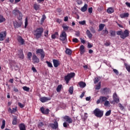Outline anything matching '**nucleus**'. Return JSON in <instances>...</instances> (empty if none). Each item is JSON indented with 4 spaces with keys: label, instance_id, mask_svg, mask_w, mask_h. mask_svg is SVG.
Returning <instances> with one entry per match:
<instances>
[{
    "label": "nucleus",
    "instance_id": "obj_1",
    "mask_svg": "<svg viewBox=\"0 0 130 130\" xmlns=\"http://www.w3.org/2000/svg\"><path fill=\"white\" fill-rule=\"evenodd\" d=\"M44 31V29L42 27H39L35 30L33 32L35 38L37 39V40H38V39L41 38V37H42V34H43Z\"/></svg>",
    "mask_w": 130,
    "mask_h": 130
},
{
    "label": "nucleus",
    "instance_id": "obj_2",
    "mask_svg": "<svg viewBox=\"0 0 130 130\" xmlns=\"http://www.w3.org/2000/svg\"><path fill=\"white\" fill-rule=\"evenodd\" d=\"M12 14L13 15H14V16L17 17V19L19 21H21V20L23 19V14H22V13H21V12H20L19 10L14 9L12 11Z\"/></svg>",
    "mask_w": 130,
    "mask_h": 130
},
{
    "label": "nucleus",
    "instance_id": "obj_3",
    "mask_svg": "<svg viewBox=\"0 0 130 130\" xmlns=\"http://www.w3.org/2000/svg\"><path fill=\"white\" fill-rule=\"evenodd\" d=\"M104 111L102 110H100V109L96 108L93 111V114H94L95 116L96 117H102L104 114Z\"/></svg>",
    "mask_w": 130,
    "mask_h": 130
},
{
    "label": "nucleus",
    "instance_id": "obj_4",
    "mask_svg": "<svg viewBox=\"0 0 130 130\" xmlns=\"http://www.w3.org/2000/svg\"><path fill=\"white\" fill-rule=\"evenodd\" d=\"M113 101L110 102L111 104H115V103H119V97L117 96L116 92H115L113 95Z\"/></svg>",
    "mask_w": 130,
    "mask_h": 130
},
{
    "label": "nucleus",
    "instance_id": "obj_5",
    "mask_svg": "<svg viewBox=\"0 0 130 130\" xmlns=\"http://www.w3.org/2000/svg\"><path fill=\"white\" fill-rule=\"evenodd\" d=\"M36 54H40L41 59H43L45 57V52L42 49H38L36 52Z\"/></svg>",
    "mask_w": 130,
    "mask_h": 130
},
{
    "label": "nucleus",
    "instance_id": "obj_6",
    "mask_svg": "<svg viewBox=\"0 0 130 130\" xmlns=\"http://www.w3.org/2000/svg\"><path fill=\"white\" fill-rule=\"evenodd\" d=\"M129 36V31L127 29H125L124 32H122V35L121 36V38L122 39H125L126 37H128Z\"/></svg>",
    "mask_w": 130,
    "mask_h": 130
},
{
    "label": "nucleus",
    "instance_id": "obj_7",
    "mask_svg": "<svg viewBox=\"0 0 130 130\" xmlns=\"http://www.w3.org/2000/svg\"><path fill=\"white\" fill-rule=\"evenodd\" d=\"M59 39L61 40V41H66V40H67V33H66V31H62L61 34L60 35Z\"/></svg>",
    "mask_w": 130,
    "mask_h": 130
},
{
    "label": "nucleus",
    "instance_id": "obj_8",
    "mask_svg": "<svg viewBox=\"0 0 130 130\" xmlns=\"http://www.w3.org/2000/svg\"><path fill=\"white\" fill-rule=\"evenodd\" d=\"M17 55L20 59H24V58H25V56L23 52V49L18 50Z\"/></svg>",
    "mask_w": 130,
    "mask_h": 130
},
{
    "label": "nucleus",
    "instance_id": "obj_9",
    "mask_svg": "<svg viewBox=\"0 0 130 130\" xmlns=\"http://www.w3.org/2000/svg\"><path fill=\"white\" fill-rule=\"evenodd\" d=\"M107 98L106 96H100L99 99L96 101V104H99L100 103H103L107 100Z\"/></svg>",
    "mask_w": 130,
    "mask_h": 130
},
{
    "label": "nucleus",
    "instance_id": "obj_10",
    "mask_svg": "<svg viewBox=\"0 0 130 130\" xmlns=\"http://www.w3.org/2000/svg\"><path fill=\"white\" fill-rule=\"evenodd\" d=\"M22 21H14L13 24L15 28H21L22 27Z\"/></svg>",
    "mask_w": 130,
    "mask_h": 130
},
{
    "label": "nucleus",
    "instance_id": "obj_11",
    "mask_svg": "<svg viewBox=\"0 0 130 130\" xmlns=\"http://www.w3.org/2000/svg\"><path fill=\"white\" fill-rule=\"evenodd\" d=\"M7 37V31H4L0 32V41H4Z\"/></svg>",
    "mask_w": 130,
    "mask_h": 130
},
{
    "label": "nucleus",
    "instance_id": "obj_12",
    "mask_svg": "<svg viewBox=\"0 0 130 130\" xmlns=\"http://www.w3.org/2000/svg\"><path fill=\"white\" fill-rule=\"evenodd\" d=\"M63 118L68 123H73V119H72V118H71L70 116L66 115L63 117Z\"/></svg>",
    "mask_w": 130,
    "mask_h": 130
},
{
    "label": "nucleus",
    "instance_id": "obj_13",
    "mask_svg": "<svg viewBox=\"0 0 130 130\" xmlns=\"http://www.w3.org/2000/svg\"><path fill=\"white\" fill-rule=\"evenodd\" d=\"M40 111L43 113V114L47 115V114H49V111H50L49 109H46L45 110V108H44V107H42L41 108H40Z\"/></svg>",
    "mask_w": 130,
    "mask_h": 130
},
{
    "label": "nucleus",
    "instance_id": "obj_14",
    "mask_svg": "<svg viewBox=\"0 0 130 130\" xmlns=\"http://www.w3.org/2000/svg\"><path fill=\"white\" fill-rule=\"evenodd\" d=\"M51 100V98H47L46 96H43L40 98V101L42 103H44L45 102H47V101H49Z\"/></svg>",
    "mask_w": 130,
    "mask_h": 130
},
{
    "label": "nucleus",
    "instance_id": "obj_15",
    "mask_svg": "<svg viewBox=\"0 0 130 130\" xmlns=\"http://www.w3.org/2000/svg\"><path fill=\"white\" fill-rule=\"evenodd\" d=\"M50 126L53 129H56V128H58V123L55 121L54 123L50 124Z\"/></svg>",
    "mask_w": 130,
    "mask_h": 130
},
{
    "label": "nucleus",
    "instance_id": "obj_16",
    "mask_svg": "<svg viewBox=\"0 0 130 130\" xmlns=\"http://www.w3.org/2000/svg\"><path fill=\"white\" fill-rule=\"evenodd\" d=\"M17 40L20 45H24V44H25V40H23L22 37L19 36L17 39Z\"/></svg>",
    "mask_w": 130,
    "mask_h": 130
},
{
    "label": "nucleus",
    "instance_id": "obj_17",
    "mask_svg": "<svg viewBox=\"0 0 130 130\" xmlns=\"http://www.w3.org/2000/svg\"><path fill=\"white\" fill-rule=\"evenodd\" d=\"M32 60L34 61V63H39V61H40L39 58H38L37 56L35 54L32 55Z\"/></svg>",
    "mask_w": 130,
    "mask_h": 130
},
{
    "label": "nucleus",
    "instance_id": "obj_18",
    "mask_svg": "<svg viewBox=\"0 0 130 130\" xmlns=\"http://www.w3.org/2000/svg\"><path fill=\"white\" fill-rule=\"evenodd\" d=\"M53 63L54 68H57L59 66V61L57 59H53Z\"/></svg>",
    "mask_w": 130,
    "mask_h": 130
},
{
    "label": "nucleus",
    "instance_id": "obj_19",
    "mask_svg": "<svg viewBox=\"0 0 130 130\" xmlns=\"http://www.w3.org/2000/svg\"><path fill=\"white\" fill-rule=\"evenodd\" d=\"M80 54H83L84 53H85V52L86 51L85 50V46H84V45H82L80 46Z\"/></svg>",
    "mask_w": 130,
    "mask_h": 130
},
{
    "label": "nucleus",
    "instance_id": "obj_20",
    "mask_svg": "<svg viewBox=\"0 0 130 130\" xmlns=\"http://www.w3.org/2000/svg\"><path fill=\"white\" fill-rule=\"evenodd\" d=\"M128 16H129L128 13H123L120 15V17L121 19H123V18H127Z\"/></svg>",
    "mask_w": 130,
    "mask_h": 130
},
{
    "label": "nucleus",
    "instance_id": "obj_21",
    "mask_svg": "<svg viewBox=\"0 0 130 130\" xmlns=\"http://www.w3.org/2000/svg\"><path fill=\"white\" fill-rule=\"evenodd\" d=\"M19 127L20 130H26V126L23 123H20Z\"/></svg>",
    "mask_w": 130,
    "mask_h": 130
},
{
    "label": "nucleus",
    "instance_id": "obj_22",
    "mask_svg": "<svg viewBox=\"0 0 130 130\" xmlns=\"http://www.w3.org/2000/svg\"><path fill=\"white\" fill-rule=\"evenodd\" d=\"M88 9V5H87V4H85L84 6L81 8V11L82 12H86V11H87V10Z\"/></svg>",
    "mask_w": 130,
    "mask_h": 130
},
{
    "label": "nucleus",
    "instance_id": "obj_23",
    "mask_svg": "<svg viewBox=\"0 0 130 130\" xmlns=\"http://www.w3.org/2000/svg\"><path fill=\"white\" fill-rule=\"evenodd\" d=\"M86 35L87 37H88L89 39H92V34L91 33V31L89 30H86Z\"/></svg>",
    "mask_w": 130,
    "mask_h": 130
},
{
    "label": "nucleus",
    "instance_id": "obj_24",
    "mask_svg": "<svg viewBox=\"0 0 130 130\" xmlns=\"http://www.w3.org/2000/svg\"><path fill=\"white\" fill-rule=\"evenodd\" d=\"M64 81L66 82V84H69L70 82V81H71V78L69 77V76L67 75V76H64Z\"/></svg>",
    "mask_w": 130,
    "mask_h": 130
},
{
    "label": "nucleus",
    "instance_id": "obj_25",
    "mask_svg": "<svg viewBox=\"0 0 130 130\" xmlns=\"http://www.w3.org/2000/svg\"><path fill=\"white\" fill-rule=\"evenodd\" d=\"M79 87H80V88H85V87H86V83L81 81L79 83Z\"/></svg>",
    "mask_w": 130,
    "mask_h": 130
},
{
    "label": "nucleus",
    "instance_id": "obj_26",
    "mask_svg": "<svg viewBox=\"0 0 130 130\" xmlns=\"http://www.w3.org/2000/svg\"><path fill=\"white\" fill-rule=\"evenodd\" d=\"M17 123H18V119L17 118V117H14L12 121V124H13V125H16Z\"/></svg>",
    "mask_w": 130,
    "mask_h": 130
},
{
    "label": "nucleus",
    "instance_id": "obj_27",
    "mask_svg": "<svg viewBox=\"0 0 130 130\" xmlns=\"http://www.w3.org/2000/svg\"><path fill=\"white\" fill-rule=\"evenodd\" d=\"M57 37H58V32H55L51 36L52 39H55V38H57Z\"/></svg>",
    "mask_w": 130,
    "mask_h": 130
},
{
    "label": "nucleus",
    "instance_id": "obj_28",
    "mask_svg": "<svg viewBox=\"0 0 130 130\" xmlns=\"http://www.w3.org/2000/svg\"><path fill=\"white\" fill-rule=\"evenodd\" d=\"M107 12L108 13V14H112V13L114 12V9L112 8H109L107 9Z\"/></svg>",
    "mask_w": 130,
    "mask_h": 130
},
{
    "label": "nucleus",
    "instance_id": "obj_29",
    "mask_svg": "<svg viewBox=\"0 0 130 130\" xmlns=\"http://www.w3.org/2000/svg\"><path fill=\"white\" fill-rule=\"evenodd\" d=\"M104 27H105V24H100L99 31H102L103 29H104Z\"/></svg>",
    "mask_w": 130,
    "mask_h": 130
},
{
    "label": "nucleus",
    "instance_id": "obj_30",
    "mask_svg": "<svg viewBox=\"0 0 130 130\" xmlns=\"http://www.w3.org/2000/svg\"><path fill=\"white\" fill-rule=\"evenodd\" d=\"M110 36L111 37H115V36L116 35V34H115V31L114 30H111L110 31Z\"/></svg>",
    "mask_w": 130,
    "mask_h": 130
},
{
    "label": "nucleus",
    "instance_id": "obj_31",
    "mask_svg": "<svg viewBox=\"0 0 130 130\" xmlns=\"http://www.w3.org/2000/svg\"><path fill=\"white\" fill-rule=\"evenodd\" d=\"M3 22H6V19L4 16L0 15V23H3Z\"/></svg>",
    "mask_w": 130,
    "mask_h": 130
},
{
    "label": "nucleus",
    "instance_id": "obj_32",
    "mask_svg": "<svg viewBox=\"0 0 130 130\" xmlns=\"http://www.w3.org/2000/svg\"><path fill=\"white\" fill-rule=\"evenodd\" d=\"M124 66L125 67L126 70L128 72V73H130V66L127 64V63H125Z\"/></svg>",
    "mask_w": 130,
    "mask_h": 130
},
{
    "label": "nucleus",
    "instance_id": "obj_33",
    "mask_svg": "<svg viewBox=\"0 0 130 130\" xmlns=\"http://www.w3.org/2000/svg\"><path fill=\"white\" fill-rule=\"evenodd\" d=\"M5 127H6V120H3L2 125L1 126V129H4V128H5Z\"/></svg>",
    "mask_w": 130,
    "mask_h": 130
},
{
    "label": "nucleus",
    "instance_id": "obj_34",
    "mask_svg": "<svg viewBox=\"0 0 130 130\" xmlns=\"http://www.w3.org/2000/svg\"><path fill=\"white\" fill-rule=\"evenodd\" d=\"M65 52L66 54H68L69 55H71V54H72V50L70 49H67Z\"/></svg>",
    "mask_w": 130,
    "mask_h": 130
},
{
    "label": "nucleus",
    "instance_id": "obj_35",
    "mask_svg": "<svg viewBox=\"0 0 130 130\" xmlns=\"http://www.w3.org/2000/svg\"><path fill=\"white\" fill-rule=\"evenodd\" d=\"M71 79V78H74V76L76 75V74H75V73L73 72V73H69L67 75Z\"/></svg>",
    "mask_w": 130,
    "mask_h": 130
},
{
    "label": "nucleus",
    "instance_id": "obj_36",
    "mask_svg": "<svg viewBox=\"0 0 130 130\" xmlns=\"http://www.w3.org/2000/svg\"><path fill=\"white\" fill-rule=\"evenodd\" d=\"M61 88H62V85L61 84L59 85L56 88L57 92H60Z\"/></svg>",
    "mask_w": 130,
    "mask_h": 130
},
{
    "label": "nucleus",
    "instance_id": "obj_37",
    "mask_svg": "<svg viewBox=\"0 0 130 130\" xmlns=\"http://www.w3.org/2000/svg\"><path fill=\"white\" fill-rule=\"evenodd\" d=\"M101 88V82H99L95 86V90H100Z\"/></svg>",
    "mask_w": 130,
    "mask_h": 130
},
{
    "label": "nucleus",
    "instance_id": "obj_38",
    "mask_svg": "<svg viewBox=\"0 0 130 130\" xmlns=\"http://www.w3.org/2000/svg\"><path fill=\"white\" fill-rule=\"evenodd\" d=\"M46 63H47L49 68H53V66H52V63H51V62H50V61H46Z\"/></svg>",
    "mask_w": 130,
    "mask_h": 130
},
{
    "label": "nucleus",
    "instance_id": "obj_39",
    "mask_svg": "<svg viewBox=\"0 0 130 130\" xmlns=\"http://www.w3.org/2000/svg\"><path fill=\"white\" fill-rule=\"evenodd\" d=\"M32 56V53L31 52H29L27 53V58L29 60H31V57Z\"/></svg>",
    "mask_w": 130,
    "mask_h": 130
},
{
    "label": "nucleus",
    "instance_id": "obj_40",
    "mask_svg": "<svg viewBox=\"0 0 130 130\" xmlns=\"http://www.w3.org/2000/svg\"><path fill=\"white\" fill-rule=\"evenodd\" d=\"M22 88L24 90V91H26V92H29L30 91V88L27 86H23Z\"/></svg>",
    "mask_w": 130,
    "mask_h": 130
},
{
    "label": "nucleus",
    "instance_id": "obj_41",
    "mask_svg": "<svg viewBox=\"0 0 130 130\" xmlns=\"http://www.w3.org/2000/svg\"><path fill=\"white\" fill-rule=\"evenodd\" d=\"M24 28H27V26H28V18L26 17L25 19V22H24Z\"/></svg>",
    "mask_w": 130,
    "mask_h": 130
},
{
    "label": "nucleus",
    "instance_id": "obj_42",
    "mask_svg": "<svg viewBox=\"0 0 130 130\" xmlns=\"http://www.w3.org/2000/svg\"><path fill=\"white\" fill-rule=\"evenodd\" d=\"M34 9L36 10V11L38 10L39 9V5H37V4H35L34 5Z\"/></svg>",
    "mask_w": 130,
    "mask_h": 130
},
{
    "label": "nucleus",
    "instance_id": "obj_43",
    "mask_svg": "<svg viewBox=\"0 0 130 130\" xmlns=\"http://www.w3.org/2000/svg\"><path fill=\"white\" fill-rule=\"evenodd\" d=\"M63 30L64 31H66L67 32V31H68L69 30V28H70V27H69L68 25H63L62 26Z\"/></svg>",
    "mask_w": 130,
    "mask_h": 130
},
{
    "label": "nucleus",
    "instance_id": "obj_44",
    "mask_svg": "<svg viewBox=\"0 0 130 130\" xmlns=\"http://www.w3.org/2000/svg\"><path fill=\"white\" fill-rule=\"evenodd\" d=\"M69 93L70 94H73V93H74V87L73 86L72 87H70L69 88Z\"/></svg>",
    "mask_w": 130,
    "mask_h": 130
},
{
    "label": "nucleus",
    "instance_id": "obj_45",
    "mask_svg": "<svg viewBox=\"0 0 130 130\" xmlns=\"http://www.w3.org/2000/svg\"><path fill=\"white\" fill-rule=\"evenodd\" d=\"M118 107H119V108L121 110H124V107L123 106H122V105H121V104L119 103Z\"/></svg>",
    "mask_w": 130,
    "mask_h": 130
},
{
    "label": "nucleus",
    "instance_id": "obj_46",
    "mask_svg": "<svg viewBox=\"0 0 130 130\" xmlns=\"http://www.w3.org/2000/svg\"><path fill=\"white\" fill-rule=\"evenodd\" d=\"M111 114V110H110L108 111L105 114L106 116H109Z\"/></svg>",
    "mask_w": 130,
    "mask_h": 130
},
{
    "label": "nucleus",
    "instance_id": "obj_47",
    "mask_svg": "<svg viewBox=\"0 0 130 130\" xmlns=\"http://www.w3.org/2000/svg\"><path fill=\"white\" fill-rule=\"evenodd\" d=\"M70 125L69 123L68 122H64L63 123V126L64 127H68Z\"/></svg>",
    "mask_w": 130,
    "mask_h": 130
},
{
    "label": "nucleus",
    "instance_id": "obj_48",
    "mask_svg": "<svg viewBox=\"0 0 130 130\" xmlns=\"http://www.w3.org/2000/svg\"><path fill=\"white\" fill-rule=\"evenodd\" d=\"M104 105L105 106H109V105H110V103H109V101L107 100L105 102Z\"/></svg>",
    "mask_w": 130,
    "mask_h": 130
},
{
    "label": "nucleus",
    "instance_id": "obj_49",
    "mask_svg": "<svg viewBox=\"0 0 130 130\" xmlns=\"http://www.w3.org/2000/svg\"><path fill=\"white\" fill-rule=\"evenodd\" d=\"M113 71L117 76H118V75H119V72H118V70L116 69H113Z\"/></svg>",
    "mask_w": 130,
    "mask_h": 130
},
{
    "label": "nucleus",
    "instance_id": "obj_50",
    "mask_svg": "<svg viewBox=\"0 0 130 130\" xmlns=\"http://www.w3.org/2000/svg\"><path fill=\"white\" fill-rule=\"evenodd\" d=\"M117 35L120 36V38H121V35H122V31L119 30L117 31Z\"/></svg>",
    "mask_w": 130,
    "mask_h": 130
},
{
    "label": "nucleus",
    "instance_id": "obj_51",
    "mask_svg": "<svg viewBox=\"0 0 130 130\" xmlns=\"http://www.w3.org/2000/svg\"><path fill=\"white\" fill-rule=\"evenodd\" d=\"M15 112H17V107L16 108H13L11 111V114L12 113H15Z\"/></svg>",
    "mask_w": 130,
    "mask_h": 130
},
{
    "label": "nucleus",
    "instance_id": "obj_52",
    "mask_svg": "<svg viewBox=\"0 0 130 130\" xmlns=\"http://www.w3.org/2000/svg\"><path fill=\"white\" fill-rule=\"evenodd\" d=\"M90 31H91V32L92 33H93V34L96 33V30H95V29H94V27H91L90 28Z\"/></svg>",
    "mask_w": 130,
    "mask_h": 130
},
{
    "label": "nucleus",
    "instance_id": "obj_53",
    "mask_svg": "<svg viewBox=\"0 0 130 130\" xmlns=\"http://www.w3.org/2000/svg\"><path fill=\"white\" fill-rule=\"evenodd\" d=\"M106 34V35H107L108 34V30L107 29H105V30H103V35Z\"/></svg>",
    "mask_w": 130,
    "mask_h": 130
},
{
    "label": "nucleus",
    "instance_id": "obj_54",
    "mask_svg": "<svg viewBox=\"0 0 130 130\" xmlns=\"http://www.w3.org/2000/svg\"><path fill=\"white\" fill-rule=\"evenodd\" d=\"M99 81V78L95 77L94 80V84H97L98 83V81Z\"/></svg>",
    "mask_w": 130,
    "mask_h": 130
},
{
    "label": "nucleus",
    "instance_id": "obj_55",
    "mask_svg": "<svg viewBox=\"0 0 130 130\" xmlns=\"http://www.w3.org/2000/svg\"><path fill=\"white\" fill-rule=\"evenodd\" d=\"M79 24H80V25H85L86 24V21L83 20L82 21H79Z\"/></svg>",
    "mask_w": 130,
    "mask_h": 130
},
{
    "label": "nucleus",
    "instance_id": "obj_56",
    "mask_svg": "<svg viewBox=\"0 0 130 130\" xmlns=\"http://www.w3.org/2000/svg\"><path fill=\"white\" fill-rule=\"evenodd\" d=\"M72 41L75 43H78V42H79V40H78L77 38H73Z\"/></svg>",
    "mask_w": 130,
    "mask_h": 130
},
{
    "label": "nucleus",
    "instance_id": "obj_57",
    "mask_svg": "<svg viewBox=\"0 0 130 130\" xmlns=\"http://www.w3.org/2000/svg\"><path fill=\"white\" fill-rule=\"evenodd\" d=\"M18 106H19L20 108H23V107H25V105L22 104L21 103H18Z\"/></svg>",
    "mask_w": 130,
    "mask_h": 130
},
{
    "label": "nucleus",
    "instance_id": "obj_58",
    "mask_svg": "<svg viewBox=\"0 0 130 130\" xmlns=\"http://www.w3.org/2000/svg\"><path fill=\"white\" fill-rule=\"evenodd\" d=\"M87 47L88 48H92V47H93V45L90 44V43H88Z\"/></svg>",
    "mask_w": 130,
    "mask_h": 130
},
{
    "label": "nucleus",
    "instance_id": "obj_59",
    "mask_svg": "<svg viewBox=\"0 0 130 130\" xmlns=\"http://www.w3.org/2000/svg\"><path fill=\"white\" fill-rule=\"evenodd\" d=\"M31 70L34 73H37V70H36V68H35V67H32Z\"/></svg>",
    "mask_w": 130,
    "mask_h": 130
},
{
    "label": "nucleus",
    "instance_id": "obj_60",
    "mask_svg": "<svg viewBox=\"0 0 130 130\" xmlns=\"http://www.w3.org/2000/svg\"><path fill=\"white\" fill-rule=\"evenodd\" d=\"M43 125H44V124L43 123V122H41L39 123L38 126L40 127H42V126H43Z\"/></svg>",
    "mask_w": 130,
    "mask_h": 130
},
{
    "label": "nucleus",
    "instance_id": "obj_61",
    "mask_svg": "<svg viewBox=\"0 0 130 130\" xmlns=\"http://www.w3.org/2000/svg\"><path fill=\"white\" fill-rule=\"evenodd\" d=\"M77 3L78 5H82V4H83V2H82L81 0H77Z\"/></svg>",
    "mask_w": 130,
    "mask_h": 130
},
{
    "label": "nucleus",
    "instance_id": "obj_62",
    "mask_svg": "<svg viewBox=\"0 0 130 130\" xmlns=\"http://www.w3.org/2000/svg\"><path fill=\"white\" fill-rule=\"evenodd\" d=\"M92 8H88V13H89V14H92Z\"/></svg>",
    "mask_w": 130,
    "mask_h": 130
},
{
    "label": "nucleus",
    "instance_id": "obj_63",
    "mask_svg": "<svg viewBox=\"0 0 130 130\" xmlns=\"http://www.w3.org/2000/svg\"><path fill=\"white\" fill-rule=\"evenodd\" d=\"M75 35L76 36H77V37H79L80 36V31H76Z\"/></svg>",
    "mask_w": 130,
    "mask_h": 130
},
{
    "label": "nucleus",
    "instance_id": "obj_64",
    "mask_svg": "<svg viewBox=\"0 0 130 130\" xmlns=\"http://www.w3.org/2000/svg\"><path fill=\"white\" fill-rule=\"evenodd\" d=\"M45 19H46V16H45V15H43L42 18V21L43 22H44V20H45Z\"/></svg>",
    "mask_w": 130,
    "mask_h": 130
}]
</instances>
